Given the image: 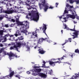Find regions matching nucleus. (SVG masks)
Masks as SVG:
<instances>
[{
    "mask_svg": "<svg viewBox=\"0 0 79 79\" xmlns=\"http://www.w3.org/2000/svg\"><path fill=\"white\" fill-rule=\"evenodd\" d=\"M16 45H15L13 46H11L10 48V50H15L19 52V51L18 50V47H21V45H26V43L24 41L22 42V43L21 42H16Z\"/></svg>",
    "mask_w": 79,
    "mask_h": 79,
    "instance_id": "f257e3e1",
    "label": "nucleus"
},
{
    "mask_svg": "<svg viewBox=\"0 0 79 79\" xmlns=\"http://www.w3.org/2000/svg\"><path fill=\"white\" fill-rule=\"evenodd\" d=\"M24 23L25 24H23V26H22V27L20 28V30H22L21 31V32L25 34L26 35H27V31L26 30V29H28L29 28V24H27V21H24Z\"/></svg>",
    "mask_w": 79,
    "mask_h": 79,
    "instance_id": "f03ea898",
    "label": "nucleus"
},
{
    "mask_svg": "<svg viewBox=\"0 0 79 79\" xmlns=\"http://www.w3.org/2000/svg\"><path fill=\"white\" fill-rule=\"evenodd\" d=\"M40 5H43L44 7V11H47L48 9V4L46 3V1L45 0H41Z\"/></svg>",
    "mask_w": 79,
    "mask_h": 79,
    "instance_id": "7ed1b4c3",
    "label": "nucleus"
},
{
    "mask_svg": "<svg viewBox=\"0 0 79 79\" xmlns=\"http://www.w3.org/2000/svg\"><path fill=\"white\" fill-rule=\"evenodd\" d=\"M76 25H74V28L73 29H71V31H75V32L73 33V35H72L71 33H70L71 35H72L73 37V39H74L75 38H77L78 37V35L79 34V31H76L75 30V27Z\"/></svg>",
    "mask_w": 79,
    "mask_h": 79,
    "instance_id": "20e7f679",
    "label": "nucleus"
},
{
    "mask_svg": "<svg viewBox=\"0 0 79 79\" xmlns=\"http://www.w3.org/2000/svg\"><path fill=\"white\" fill-rule=\"evenodd\" d=\"M3 54H4L5 55H8L9 56V58L10 60H11V59H13V57L15 56V58H17L18 57V56L16 55H15L13 53L10 52V53H6V52L5 51H3Z\"/></svg>",
    "mask_w": 79,
    "mask_h": 79,
    "instance_id": "39448f33",
    "label": "nucleus"
},
{
    "mask_svg": "<svg viewBox=\"0 0 79 79\" xmlns=\"http://www.w3.org/2000/svg\"><path fill=\"white\" fill-rule=\"evenodd\" d=\"M3 31L0 30V35L1 36L0 39V42H2V43L5 42L6 41V37L2 36V35H3Z\"/></svg>",
    "mask_w": 79,
    "mask_h": 79,
    "instance_id": "423d86ee",
    "label": "nucleus"
},
{
    "mask_svg": "<svg viewBox=\"0 0 79 79\" xmlns=\"http://www.w3.org/2000/svg\"><path fill=\"white\" fill-rule=\"evenodd\" d=\"M42 71V69H34L31 70V71L32 72V75L33 76H37V73H39L40 72Z\"/></svg>",
    "mask_w": 79,
    "mask_h": 79,
    "instance_id": "0eeeda50",
    "label": "nucleus"
},
{
    "mask_svg": "<svg viewBox=\"0 0 79 79\" xmlns=\"http://www.w3.org/2000/svg\"><path fill=\"white\" fill-rule=\"evenodd\" d=\"M36 15H33L31 16L30 19L31 20H39V12H36Z\"/></svg>",
    "mask_w": 79,
    "mask_h": 79,
    "instance_id": "6e6552de",
    "label": "nucleus"
},
{
    "mask_svg": "<svg viewBox=\"0 0 79 79\" xmlns=\"http://www.w3.org/2000/svg\"><path fill=\"white\" fill-rule=\"evenodd\" d=\"M32 35H31V39L33 41H36V38H37L38 36H37V34L36 32H33L32 33Z\"/></svg>",
    "mask_w": 79,
    "mask_h": 79,
    "instance_id": "1a4fd4ad",
    "label": "nucleus"
},
{
    "mask_svg": "<svg viewBox=\"0 0 79 79\" xmlns=\"http://www.w3.org/2000/svg\"><path fill=\"white\" fill-rule=\"evenodd\" d=\"M13 75H14V71H13L11 72V73H10L9 75H8L5 77H2L0 79H5L6 77H7L8 79H11V77H13Z\"/></svg>",
    "mask_w": 79,
    "mask_h": 79,
    "instance_id": "9d476101",
    "label": "nucleus"
},
{
    "mask_svg": "<svg viewBox=\"0 0 79 79\" xmlns=\"http://www.w3.org/2000/svg\"><path fill=\"white\" fill-rule=\"evenodd\" d=\"M3 12L4 13H6L7 14H12V13H14L15 12V10H13V9L11 8L8 10H4Z\"/></svg>",
    "mask_w": 79,
    "mask_h": 79,
    "instance_id": "9b49d317",
    "label": "nucleus"
},
{
    "mask_svg": "<svg viewBox=\"0 0 79 79\" xmlns=\"http://www.w3.org/2000/svg\"><path fill=\"white\" fill-rule=\"evenodd\" d=\"M5 17L6 18H8L9 20H19V17L18 15L15 17V19H12L11 17L8 18L7 15H6Z\"/></svg>",
    "mask_w": 79,
    "mask_h": 79,
    "instance_id": "f8f14e48",
    "label": "nucleus"
},
{
    "mask_svg": "<svg viewBox=\"0 0 79 79\" xmlns=\"http://www.w3.org/2000/svg\"><path fill=\"white\" fill-rule=\"evenodd\" d=\"M46 29H47V25L46 24H44V23L43 24V27L42 28V30L43 31V33H44L47 36V35L46 34Z\"/></svg>",
    "mask_w": 79,
    "mask_h": 79,
    "instance_id": "ddd939ff",
    "label": "nucleus"
},
{
    "mask_svg": "<svg viewBox=\"0 0 79 79\" xmlns=\"http://www.w3.org/2000/svg\"><path fill=\"white\" fill-rule=\"evenodd\" d=\"M67 19H68L69 18H72L73 19H74L76 18V16L74 15H71L70 14H68L67 15Z\"/></svg>",
    "mask_w": 79,
    "mask_h": 79,
    "instance_id": "4468645a",
    "label": "nucleus"
},
{
    "mask_svg": "<svg viewBox=\"0 0 79 79\" xmlns=\"http://www.w3.org/2000/svg\"><path fill=\"white\" fill-rule=\"evenodd\" d=\"M39 76L41 77H43V78H46L47 77V75L43 73H40L39 74Z\"/></svg>",
    "mask_w": 79,
    "mask_h": 79,
    "instance_id": "2eb2a0df",
    "label": "nucleus"
},
{
    "mask_svg": "<svg viewBox=\"0 0 79 79\" xmlns=\"http://www.w3.org/2000/svg\"><path fill=\"white\" fill-rule=\"evenodd\" d=\"M14 35L15 37H18V35H21V31L18 30L16 32V33L14 34Z\"/></svg>",
    "mask_w": 79,
    "mask_h": 79,
    "instance_id": "dca6fc26",
    "label": "nucleus"
},
{
    "mask_svg": "<svg viewBox=\"0 0 79 79\" xmlns=\"http://www.w3.org/2000/svg\"><path fill=\"white\" fill-rule=\"evenodd\" d=\"M75 75H76V76H73V77H72L71 78V79H76L79 76V73L77 74V73H76L75 74Z\"/></svg>",
    "mask_w": 79,
    "mask_h": 79,
    "instance_id": "f3484780",
    "label": "nucleus"
},
{
    "mask_svg": "<svg viewBox=\"0 0 79 79\" xmlns=\"http://www.w3.org/2000/svg\"><path fill=\"white\" fill-rule=\"evenodd\" d=\"M44 40V38H40L38 40V44H41V43H42L43 42V41Z\"/></svg>",
    "mask_w": 79,
    "mask_h": 79,
    "instance_id": "a211bd4d",
    "label": "nucleus"
},
{
    "mask_svg": "<svg viewBox=\"0 0 79 79\" xmlns=\"http://www.w3.org/2000/svg\"><path fill=\"white\" fill-rule=\"evenodd\" d=\"M38 50V51H39V53H40V54H44V53H45V52H46L45 51H44L43 50H40V49H39Z\"/></svg>",
    "mask_w": 79,
    "mask_h": 79,
    "instance_id": "6ab92c4d",
    "label": "nucleus"
},
{
    "mask_svg": "<svg viewBox=\"0 0 79 79\" xmlns=\"http://www.w3.org/2000/svg\"><path fill=\"white\" fill-rule=\"evenodd\" d=\"M44 40L45 41H46L48 43H50L51 41L49 40V38H46L44 39Z\"/></svg>",
    "mask_w": 79,
    "mask_h": 79,
    "instance_id": "aec40b11",
    "label": "nucleus"
},
{
    "mask_svg": "<svg viewBox=\"0 0 79 79\" xmlns=\"http://www.w3.org/2000/svg\"><path fill=\"white\" fill-rule=\"evenodd\" d=\"M67 10V8L66 7L65 8V10L64 11V12L63 14L64 15V14H68V11Z\"/></svg>",
    "mask_w": 79,
    "mask_h": 79,
    "instance_id": "412c9836",
    "label": "nucleus"
},
{
    "mask_svg": "<svg viewBox=\"0 0 79 79\" xmlns=\"http://www.w3.org/2000/svg\"><path fill=\"white\" fill-rule=\"evenodd\" d=\"M26 5L27 6H29V8H28V10H31V9H32V6H30V5H29L28 3H26Z\"/></svg>",
    "mask_w": 79,
    "mask_h": 79,
    "instance_id": "4be33fe9",
    "label": "nucleus"
},
{
    "mask_svg": "<svg viewBox=\"0 0 79 79\" xmlns=\"http://www.w3.org/2000/svg\"><path fill=\"white\" fill-rule=\"evenodd\" d=\"M27 2L28 3V4H31V2H34V0H27Z\"/></svg>",
    "mask_w": 79,
    "mask_h": 79,
    "instance_id": "5701e85b",
    "label": "nucleus"
},
{
    "mask_svg": "<svg viewBox=\"0 0 79 79\" xmlns=\"http://www.w3.org/2000/svg\"><path fill=\"white\" fill-rule=\"evenodd\" d=\"M64 26H65V28H64V29H69V28L68 27V26L65 24L63 23Z\"/></svg>",
    "mask_w": 79,
    "mask_h": 79,
    "instance_id": "b1692460",
    "label": "nucleus"
},
{
    "mask_svg": "<svg viewBox=\"0 0 79 79\" xmlns=\"http://www.w3.org/2000/svg\"><path fill=\"white\" fill-rule=\"evenodd\" d=\"M68 0H69L70 3H73L74 2V0H68L67 1V2H69Z\"/></svg>",
    "mask_w": 79,
    "mask_h": 79,
    "instance_id": "393cba45",
    "label": "nucleus"
},
{
    "mask_svg": "<svg viewBox=\"0 0 79 79\" xmlns=\"http://www.w3.org/2000/svg\"><path fill=\"white\" fill-rule=\"evenodd\" d=\"M73 55H75V54L73 53H70L69 54V56H71V57H72V58H73Z\"/></svg>",
    "mask_w": 79,
    "mask_h": 79,
    "instance_id": "a878e982",
    "label": "nucleus"
},
{
    "mask_svg": "<svg viewBox=\"0 0 79 79\" xmlns=\"http://www.w3.org/2000/svg\"><path fill=\"white\" fill-rule=\"evenodd\" d=\"M55 64V62L53 61H49V64L50 65H52V64Z\"/></svg>",
    "mask_w": 79,
    "mask_h": 79,
    "instance_id": "bb28decb",
    "label": "nucleus"
},
{
    "mask_svg": "<svg viewBox=\"0 0 79 79\" xmlns=\"http://www.w3.org/2000/svg\"><path fill=\"white\" fill-rule=\"evenodd\" d=\"M16 23L17 24H21V22L18 20H16Z\"/></svg>",
    "mask_w": 79,
    "mask_h": 79,
    "instance_id": "cd10ccee",
    "label": "nucleus"
},
{
    "mask_svg": "<svg viewBox=\"0 0 79 79\" xmlns=\"http://www.w3.org/2000/svg\"><path fill=\"white\" fill-rule=\"evenodd\" d=\"M15 77H18V79H20V76L19 75H16L15 76Z\"/></svg>",
    "mask_w": 79,
    "mask_h": 79,
    "instance_id": "c85d7f7f",
    "label": "nucleus"
},
{
    "mask_svg": "<svg viewBox=\"0 0 79 79\" xmlns=\"http://www.w3.org/2000/svg\"><path fill=\"white\" fill-rule=\"evenodd\" d=\"M79 52V50L78 49H76L75 51V53H78Z\"/></svg>",
    "mask_w": 79,
    "mask_h": 79,
    "instance_id": "c756f323",
    "label": "nucleus"
},
{
    "mask_svg": "<svg viewBox=\"0 0 79 79\" xmlns=\"http://www.w3.org/2000/svg\"><path fill=\"white\" fill-rule=\"evenodd\" d=\"M4 18V16H1L0 17V20H2V19Z\"/></svg>",
    "mask_w": 79,
    "mask_h": 79,
    "instance_id": "7c9ffc66",
    "label": "nucleus"
},
{
    "mask_svg": "<svg viewBox=\"0 0 79 79\" xmlns=\"http://www.w3.org/2000/svg\"><path fill=\"white\" fill-rule=\"evenodd\" d=\"M18 39H19V40H23V39H24V38H20L18 37Z\"/></svg>",
    "mask_w": 79,
    "mask_h": 79,
    "instance_id": "2f4dec72",
    "label": "nucleus"
},
{
    "mask_svg": "<svg viewBox=\"0 0 79 79\" xmlns=\"http://www.w3.org/2000/svg\"><path fill=\"white\" fill-rule=\"evenodd\" d=\"M59 4V3L58 2L56 3V4H55L56 7H57L58 6V5Z\"/></svg>",
    "mask_w": 79,
    "mask_h": 79,
    "instance_id": "473e14b6",
    "label": "nucleus"
},
{
    "mask_svg": "<svg viewBox=\"0 0 79 79\" xmlns=\"http://www.w3.org/2000/svg\"><path fill=\"white\" fill-rule=\"evenodd\" d=\"M13 40H15V41H16V42H15V43H16V42H17V41H18V40H19V39H17L16 40H15V38L13 37Z\"/></svg>",
    "mask_w": 79,
    "mask_h": 79,
    "instance_id": "72a5a7b5",
    "label": "nucleus"
},
{
    "mask_svg": "<svg viewBox=\"0 0 79 79\" xmlns=\"http://www.w3.org/2000/svg\"><path fill=\"white\" fill-rule=\"evenodd\" d=\"M31 8L33 9H35V6L34 5L31 6Z\"/></svg>",
    "mask_w": 79,
    "mask_h": 79,
    "instance_id": "f704fd0d",
    "label": "nucleus"
},
{
    "mask_svg": "<svg viewBox=\"0 0 79 79\" xmlns=\"http://www.w3.org/2000/svg\"><path fill=\"white\" fill-rule=\"evenodd\" d=\"M70 6L69 4H67V5H66V6L67 8H69V7Z\"/></svg>",
    "mask_w": 79,
    "mask_h": 79,
    "instance_id": "c9c22d12",
    "label": "nucleus"
},
{
    "mask_svg": "<svg viewBox=\"0 0 79 79\" xmlns=\"http://www.w3.org/2000/svg\"><path fill=\"white\" fill-rule=\"evenodd\" d=\"M5 37H8V36H10V34L8 33L7 34L5 35Z\"/></svg>",
    "mask_w": 79,
    "mask_h": 79,
    "instance_id": "e433bc0d",
    "label": "nucleus"
},
{
    "mask_svg": "<svg viewBox=\"0 0 79 79\" xmlns=\"http://www.w3.org/2000/svg\"><path fill=\"white\" fill-rule=\"evenodd\" d=\"M64 16V15H63L60 16L59 17V18L60 19H61L63 18H62V17H63V16Z\"/></svg>",
    "mask_w": 79,
    "mask_h": 79,
    "instance_id": "4c0bfd02",
    "label": "nucleus"
},
{
    "mask_svg": "<svg viewBox=\"0 0 79 79\" xmlns=\"http://www.w3.org/2000/svg\"><path fill=\"white\" fill-rule=\"evenodd\" d=\"M49 9H53V8H54V7L53 6H50L49 7Z\"/></svg>",
    "mask_w": 79,
    "mask_h": 79,
    "instance_id": "58836bf2",
    "label": "nucleus"
},
{
    "mask_svg": "<svg viewBox=\"0 0 79 79\" xmlns=\"http://www.w3.org/2000/svg\"><path fill=\"white\" fill-rule=\"evenodd\" d=\"M9 37H13L14 35H9Z\"/></svg>",
    "mask_w": 79,
    "mask_h": 79,
    "instance_id": "ea45409f",
    "label": "nucleus"
},
{
    "mask_svg": "<svg viewBox=\"0 0 79 79\" xmlns=\"http://www.w3.org/2000/svg\"><path fill=\"white\" fill-rule=\"evenodd\" d=\"M5 27H8L9 26L8 24H5Z\"/></svg>",
    "mask_w": 79,
    "mask_h": 79,
    "instance_id": "a19ab883",
    "label": "nucleus"
},
{
    "mask_svg": "<svg viewBox=\"0 0 79 79\" xmlns=\"http://www.w3.org/2000/svg\"><path fill=\"white\" fill-rule=\"evenodd\" d=\"M4 45H3L2 44H0V47H3Z\"/></svg>",
    "mask_w": 79,
    "mask_h": 79,
    "instance_id": "79ce46f5",
    "label": "nucleus"
},
{
    "mask_svg": "<svg viewBox=\"0 0 79 79\" xmlns=\"http://www.w3.org/2000/svg\"><path fill=\"white\" fill-rule=\"evenodd\" d=\"M0 8H1L0 9L1 11H2V10H3V6H0Z\"/></svg>",
    "mask_w": 79,
    "mask_h": 79,
    "instance_id": "37998d69",
    "label": "nucleus"
},
{
    "mask_svg": "<svg viewBox=\"0 0 79 79\" xmlns=\"http://www.w3.org/2000/svg\"><path fill=\"white\" fill-rule=\"evenodd\" d=\"M73 8V6H70L69 8V9H71L72 8Z\"/></svg>",
    "mask_w": 79,
    "mask_h": 79,
    "instance_id": "c03bdc74",
    "label": "nucleus"
},
{
    "mask_svg": "<svg viewBox=\"0 0 79 79\" xmlns=\"http://www.w3.org/2000/svg\"><path fill=\"white\" fill-rule=\"evenodd\" d=\"M61 63V62H59L58 61L54 62V64H55V63Z\"/></svg>",
    "mask_w": 79,
    "mask_h": 79,
    "instance_id": "a18cd8bd",
    "label": "nucleus"
},
{
    "mask_svg": "<svg viewBox=\"0 0 79 79\" xmlns=\"http://www.w3.org/2000/svg\"><path fill=\"white\" fill-rule=\"evenodd\" d=\"M75 2H76L77 4H78L79 3V0L75 1Z\"/></svg>",
    "mask_w": 79,
    "mask_h": 79,
    "instance_id": "49530a36",
    "label": "nucleus"
},
{
    "mask_svg": "<svg viewBox=\"0 0 79 79\" xmlns=\"http://www.w3.org/2000/svg\"><path fill=\"white\" fill-rule=\"evenodd\" d=\"M43 66H41L42 68H44L45 66V64H43Z\"/></svg>",
    "mask_w": 79,
    "mask_h": 79,
    "instance_id": "de8ad7c7",
    "label": "nucleus"
},
{
    "mask_svg": "<svg viewBox=\"0 0 79 79\" xmlns=\"http://www.w3.org/2000/svg\"><path fill=\"white\" fill-rule=\"evenodd\" d=\"M5 1H7L8 2H11V0H4Z\"/></svg>",
    "mask_w": 79,
    "mask_h": 79,
    "instance_id": "09e8293b",
    "label": "nucleus"
},
{
    "mask_svg": "<svg viewBox=\"0 0 79 79\" xmlns=\"http://www.w3.org/2000/svg\"><path fill=\"white\" fill-rule=\"evenodd\" d=\"M5 48H1V51H2L4 50H5Z\"/></svg>",
    "mask_w": 79,
    "mask_h": 79,
    "instance_id": "8fccbe9b",
    "label": "nucleus"
},
{
    "mask_svg": "<svg viewBox=\"0 0 79 79\" xmlns=\"http://www.w3.org/2000/svg\"><path fill=\"white\" fill-rule=\"evenodd\" d=\"M19 4H21V3H22V1L21 0H19Z\"/></svg>",
    "mask_w": 79,
    "mask_h": 79,
    "instance_id": "3c124183",
    "label": "nucleus"
},
{
    "mask_svg": "<svg viewBox=\"0 0 79 79\" xmlns=\"http://www.w3.org/2000/svg\"><path fill=\"white\" fill-rule=\"evenodd\" d=\"M10 22H13V23H15V20H10Z\"/></svg>",
    "mask_w": 79,
    "mask_h": 79,
    "instance_id": "603ef678",
    "label": "nucleus"
},
{
    "mask_svg": "<svg viewBox=\"0 0 79 79\" xmlns=\"http://www.w3.org/2000/svg\"><path fill=\"white\" fill-rule=\"evenodd\" d=\"M27 73L28 74H31V73L29 71H27Z\"/></svg>",
    "mask_w": 79,
    "mask_h": 79,
    "instance_id": "864d4df0",
    "label": "nucleus"
},
{
    "mask_svg": "<svg viewBox=\"0 0 79 79\" xmlns=\"http://www.w3.org/2000/svg\"><path fill=\"white\" fill-rule=\"evenodd\" d=\"M26 18L29 19V17H28V15H27V16H26Z\"/></svg>",
    "mask_w": 79,
    "mask_h": 79,
    "instance_id": "5fc2aeb1",
    "label": "nucleus"
},
{
    "mask_svg": "<svg viewBox=\"0 0 79 79\" xmlns=\"http://www.w3.org/2000/svg\"><path fill=\"white\" fill-rule=\"evenodd\" d=\"M76 19H77L78 20H79V17L78 16H77L76 17Z\"/></svg>",
    "mask_w": 79,
    "mask_h": 79,
    "instance_id": "6e6d98bb",
    "label": "nucleus"
},
{
    "mask_svg": "<svg viewBox=\"0 0 79 79\" xmlns=\"http://www.w3.org/2000/svg\"><path fill=\"white\" fill-rule=\"evenodd\" d=\"M37 48H38V46H35L34 48H35V49H36Z\"/></svg>",
    "mask_w": 79,
    "mask_h": 79,
    "instance_id": "4d7b16f0",
    "label": "nucleus"
},
{
    "mask_svg": "<svg viewBox=\"0 0 79 79\" xmlns=\"http://www.w3.org/2000/svg\"><path fill=\"white\" fill-rule=\"evenodd\" d=\"M9 70H10V73H11V72L12 71V70H11V68H10L9 69Z\"/></svg>",
    "mask_w": 79,
    "mask_h": 79,
    "instance_id": "13d9d810",
    "label": "nucleus"
},
{
    "mask_svg": "<svg viewBox=\"0 0 79 79\" xmlns=\"http://www.w3.org/2000/svg\"><path fill=\"white\" fill-rule=\"evenodd\" d=\"M43 63L44 64H45L46 63V62H45V61L43 60Z\"/></svg>",
    "mask_w": 79,
    "mask_h": 79,
    "instance_id": "bf43d9fd",
    "label": "nucleus"
},
{
    "mask_svg": "<svg viewBox=\"0 0 79 79\" xmlns=\"http://www.w3.org/2000/svg\"><path fill=\"white\" fill-rule=\"evenodd\" d=\"M34 21L35 22H37L38 21V20H34Z\"/></svg>",
    "mask_w": 79,
    "mask_h": 79,
    "instance_id": "052dcab7",
    "label": "nucleus"
},
{
    "mask_svg": "<svg viewBox=\"0 0 79 79\" xmlns=\"http://www.w3.org/2000/svg\"><path fill=\"white\" fill-rule=\"evenodd\" d=\"M39 68V67H37V66H35L34 67L35 69V68Z\"/></svg>",
    "mask_w": 79,
    "mask_h": 79,
    "instance_id": "680f3d73",
    "label": "nucleus"
},
{
    "mask_svg": "<svg viewBox=\"0 0 79 79\" xmlns=\"http://www.w3.org/2000/svg\"><path fill=\"white\" fill-rule=\"evenodd\" d=\"M28 15L29 16H31V13H28Z\"/></svg>",
    "mask_w": 79,
    "mask_h": 79,
    "instance_id": "e2e57ef3",
    "label": "nucleus"
},
{
    "mask_svg": "<svg viewBox=\"0 0 79 79\" xmlns=\"http://www.w3.org/2000/svg\"><path fill=\"white\" fill-rule=\"evenodd\" d=\"M44 68H48V67L45 66L44 67Z\"/></svg>",
    "mask_w": 79,
    "mask_h": 79,
    "instance_id": "0e129e2a",
    "label": "nucleus"
},
{
    "mask_svg": "<svg viewBox=\"0 0 79 79\" xmlns=\"http://www.w3.org/2000/svg\"><path fill=\"white\" fill-rule=\"evenodd\" d=\"M73 23L74 24H76V23H77V22H76L75 21H73Z\"/></svg>",
    "mask_w": 79,
    "mask_h": 79,
    "instance_id": "69168bd1",
    "label": "nucleus"
},
{
    "mask_svg": "<svg viewBox=\"0 0 79 79\" xmlns=\"http://www.w3.org/2000/svg\"><path fill=\"white\" fill-rule=\"evenodd\" d=\"M63 19H64V20H66V17L63 18Z\"/></svg>",
    "mask_w": 79,
    "mask_h": 79,
    "instance_id": "338daca9",
    "label": "nucleus"
},
{
    "mask_svg": "<svg viewBox=\"0 0 79 79\" xmlns=\"http://www.w3.org/2000/svg\"><path fill=\"white\" fill-rule=\"evenodd\" d=\"M68 40H65V44L66 43V42H68Z\"/></svg>",
    "mask_w": 79,
    "mask_h": 79,
    "instance_id": "774afa93",
    "label": "nucleus"
}]
</instances>
